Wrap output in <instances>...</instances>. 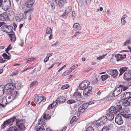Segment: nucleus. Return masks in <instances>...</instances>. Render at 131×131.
I'll list each match as a JSON object with an SVG mask.
<instances>
[{
    "label": "nucleus",
    "mask_w": 131,
    "mask_h": 131,
    "mask_svg": "<svg viewBox=\"0 0 131 131\" xmlns=\"http://www.w3.org/2000/svg\"><path fill=\"white\" fill-rule=\"evenodd\" d=\"M66 100V97L61 96L59 97L56 100L57 102L60 104H62L65 102Z\"/></svg>",
    "instance_id": "2eb2a0df"
},
{
    "label": "nucleus",
    "mask_w": 131,
    "mask_h": 131,
    "mask_svg": "<svg viewBox=\"0 0 131 131\" xmlns=\"http://www.w3.org/2000/svg\"><path fill=\"white\" fill-rule=\"evenodd\" d=\"M109 77V76L107 74L103 75L101 76V78L102 81H105L106 80L108 77Z\"/></svg>",
    "instance_id": "2f4dec72"
},
{
    "label": "nucleus",
    "mask_w": 131,
    "mask_h": 131,
    "mask_svg": "<svg viewBox=\"0 0 131 131\" xmlns=\"http://www.w3.org/2000/svg\"><path fill=\"white\" fill-rule=\"evenodd\" d=\"M36 129L37 131H44L45 130L44 127L43 125L38 127Z\"/></svg>",
    "instance_id": "7c9ffc66"
},
{
    "label": "nucleus",
    "mask_w": 131,
    "mask_h": 131,
    "mask_svg": "<svg viewBox=\"0 0 131 131\" xmlns=\"http://www.w3.org/2000/svg\"><path fill=\"white\" fill-rule=\"evenodd\" d=\"M2 56L4 59H6L8 60L10 59V57L8 56L5 53H4L3 54Z\"/></svg>",
    "instance_id": "ea45409f"
},
{
    "label": "nucleus",
    "mask_w": 131,
    "mask_h": 131,
    "mask_svg": "<svg viewBox=\"0 0 131 131\" xmlns=\"http://www.w3.org/2000/svg\"><path fill=\"white\" fill-rule=\"evenodd\" d=\"M38 98H39V96H38L36 97L34 99V102H35L37 104H39L40 103V102H38Z\"/></svg>",
    "instance_id": "603ef678"
},
{
    "label": "nucleus",
    "mask_w": 131,
    "mask_h": 131,
    "mask_svg": "<svg viewBox=\"0 0 131 131\" xmlns=\"http://www.w3.org/2000/svg\"><path fill=\"white\" fill-rule=\"evenodd\" d=\"M38 124L39 125L41 124L42 125H45L46 123L45 119H42L39 120L38 121Z\"/></svg>",
    "instance_id": "bb28decb"
},
{
    "label": "nucleus",
    "mask_w": 131,
    "mask_h": 131,
    "mask_svg": "<svg viewBox=\"0 0 131 131\" xmlns=\"http://www.w3.org/2000/svg\"><path fill=\"white\" fill-rule=\"evenodd\" d=\"M104 99L105 101H108L111 100V98L110 97H106L105 98H104Z\"/></svg>",
    "instance_id": "680f3d73"
},
{
    "label": "nucleus",
    "mask_w": 131,
    "mask_h": 131,
    "mask_svg": "<svg viewBox=\"0 0 131 131\" xmlns=\"http://www.w3.org/2000/svg\"><path fill=\"white\" fill-rule=\"evenodd\" d=\"M71 7L70 6L67 7L65 10V12L67 14H68L71 11Z\"/></svg>",
    "instance_id": "f704fd0d"
},
{
    "label": "nucleus",
    "mask_w": 131,
    "mask_h": 131,
    "mask_svg": "<svg viewBox=\"0 0 131 131\" xmlns=\"http://www.w3.org/2000/svg\"><path fill=\"white\" fill-rule=\"evenodd\" d=\"M4 85H0V96H2L4 93Z\"/></svg>",
    "instance_id": "5701e85b"
},
{
    "label": "nucleus",
    "mask_w": 131,
    "mask_h": 131,
    "mask_svg": "<svg viewBox=\"0 0 131 131\" xmlns=\"http://www.w3.org/2000/svg\"><path fill=\"white\" fill-rule=\"evenodd\" d=\"M73 96L78 101H80L81 99V93L77 91L74 93Z\"/></svg>",
    "instance_id": "dca6fc26"
},
{
    "label": "nucleus",
    "mask_w": 131,
    "mask_h": 131,
    "mask_svg": "<svg viewBox=\"0 0 131 131\" xmlns=\"http://www.w3.org/2000/svg\"><path fill=\"white\" fill-rule=\"evenodd\" d=\"M8 18V15L6 13L0 14V20L2 21H5Z\"/></svg>",
    "instance_id": "4468645a"
},
{
    "label": "nucleus",
    "mask_w": 131,
    "mask_h": 131,
    "mask_svg": "<svg viewBox=\"0 0 131 131\" xmlns=\"http://www.w3.org/2000/svg\"><path fill=\"white\" fill-rule=\"evenodd\" d=\"M50 112H45L44 114L43 117L44 119L47 120H49L51 118L49 114Z\"/></svg>",
    "instance_id": "412c9836"
},
{
    "label": "nucleus",
    "mask_w": 131,
    "mask_h": 131,
    "mask_svg": "<svg viewBox=\"0 0 131 131\" xmlns=\"http://www.w3.org/2000/svg\"><path fill=\"white\" fill-rule=\"evenodd\" d=\"M109 130L108 126H104L102 129L101 131H108Z\"/></svg>",
    "instance_id": "de8ad7c7"
},
{
    "label": "nucleus",
    "mask_w": 131,
    "mask_h": 131,
    "mask_svg": "<svg viewBox=\"0 0 131 131\" xmlns=\"http://www.w3.org/2000/svg\"><path fill=\"white\" fill-rule=\"evenodd\" d=\"M51 104L53 107H56L58 105L57 102L55 101H53V103H52Z\"/></svg>",
    "instance_id": "4d7b16f0"
},
{
    "label": "nucleus",
    "mask_w": 131,
    "mask_h": 131,
    "mask_svg": "<svg viewBox=\"0 0 131 131\" xmlns=\"http://www.w3.org/2000/svg\"><path fill=\"white\" fill-rule=\"evenodd\" d=\"M59 42L58 41H57L54 44L52 45L51 46L53 47H58L59 45Z\"/></svg>",
    "instance_id": "09e8293b"
},
{
    "label": "nucleus",
    "mask_w": 131,
    "mask_h": 131,
    "mask_svg": "<svg viewBox=\"0 0 131 131\" xmlns=\"http://www.w3.org/2000/svg\"><path fill=\"white\" fill-rule=\"evenodd\" d=\"M38 84V82L37 81L33 82L30 84V87L31 88V87H32L34 85Z\"/></svg>",
    "instance_id": "6e6d98bb"
},
{
    "label": "nucleus",
    "mask_w": 131,
    "mask_h": 131,
    "mask_svg": "<svg viewBox=\"0 0 131 131\" xmlns=\"http://www.w3.org/2000/svg\"><path fill=\"white\" fill-rule=\"evenodd\" d=\"M80 25L78 23H75L73 26V27H75V28L78 29H80Z\"/></svg>",
    "instance_id": "a18cd8bd"
},
{
    "label": "nucleus",
    "mask_w": 131,
    "mask_h": 131,
    "mask_svg": "<svg viewBox=\"0 0 131 131\" xmlns=\"http://www.w3.org/2000/svg\"><path fill=\"white\" fill-rule=\"evenodd\" d=\"M122 92L121 89L120 88L118 87L113 92L112 95L114 96H116L119 95Z\"/></svg>",
    "instance_id": "9d476101"
},
{
    "label": "nucleus",
    "mask_w": 131,
    "mask_h": 131,
    "mask_svg": "<svg viewBox=\"0 0 131 131\" xmlns=\"http://www.w3.org/2000/svg\"><path fill=\"white\" fill-rule=\"evenodd\" d=\"M11 2L9 0H5L3 3L2 9L5 11L8 10L10 7Z\"/></svg>",
    "instance_id": "39448f33"
},
{
    "label": "nucleus",
    "mask_w": 131,
    "mask_h": 131,
    "mask_svg": "<svg viewBox=\"0 0 131 131\" xmlns=\"http://www.w3.org/2000/svg\"><path fill=\"white\" fill-rule=\"evenodd\" d=\"M76 118V117L74 116L73 117L70 121V124H71L73 123L74 121L75 120Z\"/></svg>",
    "instance_id": "052dcab7"
},
{
    "label": "nucleus",
    "mask_w": 131,
    "mask_h": 131,
    "mask_svg": "<svg viewBox=\"0 0 131 131\" xmlns=\"http://www.w3.org/2000/svg\"><path fill=\"white\" fill-rule=\"evenodd\" d=\"M75 102L76 101L73 99L69 100L67 102V103L69 104H72L75 103Z\"/></svg>",
    "instance_id": "37998d69"
},
{
    "label": "nucleus",
    "mask_w": 131,
    "mask_h": 131,
    "mask_svg": "<svg viewBox=\"0 0 131 131\" xmlns=\"http://www.w3.org/2000/svg\"><path fill=\"white\" fill-rule=\"evenodd\" d=\"M86 131H94V130L92 127L90 126L86 129Z\"/></svg>",
    "instance_id": "8fccbe9b"
},
{
    "label": "nucleus",
    "mask_w": 131,
    "mask_h": 131,
    "mask_svg": "<svg viewBox=\"0 0 131 131\" xmlns=\"http://www.w3.org/2000/svg\"><path fill=\"white\" fill-rule=\"evenodd\" d=\"M24 15L22 13H18L17 14L16 17V20L18 22H19L23 19L24 18Z\"/></svg>",
    "instance_id": "ddd939ff"
},
{
    "label": "nucleus",
    "mask_w": 131,
    "mask_h": 131,
    "mask_svg": "<svg viewBox=\"0 0 131 131\" xmlns=\"http://www.w3.org/2000/svg\"><path fill=\"white\" fill-rule=\"evenodd\" d=\"M12 48V47L11 46V45L10 44L9 45L8 47L6 49H7V50H10Z\"/></svg>",
    "instance_id": "e2e57ef3"
},
{
    "label": "nucleus",
    "mask_w": 131,
    "mask_h": 131,
    "mask_svg": "<svg viewBox=\"0 0 131 131\" xmlns=\"http://www.w3.org/2000/svg\"><path fill=\"white\" fill-rule=\"evenodd\" d=\"M7 131H18V130L16 127L12 126L9 127Z\"/></svg>",
    "instance_id": "c85d7f7f"
},
{
    "label": "nucleus",
    "mask_w": 131,
    "mask_h": 131,
    "mask_svg": "<svg viewBox=\"0 0 131 131\" xmlns=\"http://www.w3.org/2000/svg\"><path fill=\"white\" fill-rule=\"evenodd\" d=\"M5 23L3 22H0V27L2 26L1 29L2 31L10 33H11L13 31V28L12 26H7L6 25H4Z\"/></svg>",
    "instance_id": "7ed1b4c3"
},
{
    "label": "nucleus",
    "mask_w": 131,
    "mask_h": 131,
    "mask_svg": "<svg viewBox=\"0 0 131 131\" xmlns=\"http://www.w3.org/2000/svg\"><path fill=\"white\" fill-rule=\"evenodd\" d=\"M88 107V104H83L78 109V112L79 114L83 113Z\"/></svg>",
    "instance_id": "6e6552de"
},
{
    "label": "nucleus",
    "mask_w": 131,
    "mask_h": 131,
    "mask_svg": "<svg viewBox=\"0 0 131 131\" xmlns=\"http://www.w3.org/2000/svg\"><path fill=\"white\" fill-rule=\"evenodd\" d=\"M2 103H0V112H1L4 109V107L6 105L4 104V101L2 102Z\"/></svg>",
    "instance_id": "cd10ccee"
},
{
    "label": "nucleus",
    "mask_w": 131,
    "mask_h": 131,
    "mask_svg": "<svg viewBox=\"0 0 131 131\" xmlns=\"http://www.w3.org/2000/svg\"><path fill=\"white\" fill-rule=\"evenodd\" d=\"M16 125L17 126L20 125L21 124V123H23L22 121L21 120L17 119L16 120Z\"/></svg>",
    "instance_id": "c9c22d12"
},
{
    "label": "nucleus",
    "mask_w": 131,
    "mask_h": 131,
    "mask_svg": "<svg viewBox=\"0 0 131 131\" xmlns=\"http://www.w3.org/2000/svg\"><path fill=\"white\" fill-rule=\"evenodd\" d=\"M16 118L15 117H14L8 119V120L4 122L3 124L2 125V128H4L6 126H9L12 125L14 122L16 120Z\"/></svg>",
    "instance_id": "20e7f679"
},
{
    "label": "nucleus",
    "mask_w": 131,
    "mask_h": 131,
    "mask_svg": "<svg viewBox=\"0 0 131 131\" xmlns=\"http://www.w3.org/2000/svg\"><path fill=\"white\" fill-rule=\"evenodd\" d=\"M123 116L124 117L126 118H128L131 117V114H123Z\"/></svg>",
    "instance_id": "3c124183"
},
{
    "label": "nucleus",
    "mask_w": 131,
    "mask_h": 131,
    "mask_svg": "<svg viewBox=\"0 0 131 131\" xmlns=\"http://www.w3.org/2000/svg\"><path fill=\"white\" fill-rule=\"evenodd\" d=\"M125 127L124 126H121L119 129L118 131H125Z\"/></svg>",
    "instance_id": "bf43d9fd"
},
{
    "label": "nucleus",
    "mask_w": 131,
    "mask_h": 131,
    "mask_svg": "<svg viewBox=\"0 0 131 131\" xmlns=\"http://www.w3.org/2000/svg\"><path fill=\"white\" fill-rule=\"evenodd\" d=\"M121 97L123 99H129L131 97V92H127L121 95Z\"/></svg>",
    "instance_id": "9b49d317"
},
{
    "label": "nucleus",
    "mask_w": 131,
    "mask_h": 131,
    "mask_svg": "<svg viewBox=\"0 0 131 131\" xmlns=\"http://www.w3.org/2000/svg\"><path fill=\"white\" fill-rule=\"evenodd\" d=\"M19 95V92L18 91H16V93L15 96H14V97L16 98Z\"/></svg>",
    "instance_id": "69168bd1"
},
{
    "label": "nucleus",
    "mask_w": 131,
    "mask_h": 131,
    "mask_svg": "<svg viewBox=\"0 0 131 131\" xmlns=\"http://www.w3.org/2000/svg\"><path fill=\"white\" fill-rule=\"evenodd\" d=\"M117 115L115 118V122L116 123L118 124L119 125H121L123 122V121L122 117L119 115Z\"/></svg>",
    "instance_id": "1a4fd4ad"
},
{
    "label": "nucleus",
    "mask_w": 131,
    "mask_h": 131,
    "mask_svg": "<svg viewBox=\"0 0 131 131\" xmlns=\"http://www.w3.org/2000/svg\"><path fill=\"white\" fill-rule=\"evenodd\" d=\"M108 72L114 78L117 76L118 74L117 71L116 70L110 69L108 70Z\"/></svg>",
    "instance_id": "f8f14e48"
},
{
    "label": "nucleus",
    "mask_w": 131,
    "mask_h": 131,
    "mask_svg": "<svg viewBox=\"0 0 131 131\" xmlns=\"http://www.w3.org/2000/svg\"><path fill=\"white\" fill-rule=\"evenodd\" d=\"M131 44V37L128 38L124 43V46H127L128 44Z\"/></svg>",
    "instance_id": "a878e982"
},
{
    "label": "nucleus",
    "mask_w": 131,
    "mask_h": 131,
    "mask_svg": "<svg viewBox=\"0 0 131 131\" xmlns=\"http://www.w3.org/2000/svg\"><path fill=\"white\" fill-rule=\"evenodd\" d=\"M69 87V85L67 84H66L63 85L61 88L62 90H64L68 88Z\"/></svg>",
    "instance_id": "864d4df0"
},
{
    "label": "nucleus",
    "mask_w": 131,
    "mask_h": 131,
    "mask_svg": "<svg viewBox=\"0 0 131 131\" xmlns=\"http://www.w3.org/2000/svg\"><path fill=\"white\" fill-rule=\"evenodd\" d=\"M117 57V61H118L119 60H121L122 59H124L122 58V57L121 56V54H118L116 55Z\"/></svg>",
    "instance_id": "58836bf2"
},
{
    "label": "nucleus",
    "mask_w": 131,
    "mask_h": 131,
    "mask_svg": "<svg viewBox=\"0 0 131 131\" xmlns=\"http://www.w3.org/2000/svg\"><path fill=\"white\" fill-rule=\"evenodd\" d=\"M65 2L61 0H60V1H59L58 3L57 4L58 5L59 7L61 8L62 7L64 4Z\"/></svg>",
    "instance_id": "c756f323"
},
{
    "label": "nucleus",
    "mask_w": 131,
    "mask_h": 131,
    "mask_svg": "<svg viewBox=\"0 0 131 131\" xmlns=\"http://www.w3.org/2000/svg\"><path fill=\"white\" fill-rule=\"evenodd\" d=\"M10 38L11 41L12 42L15 41L16 39V38L15 35L13 34H9Z\"/></svg>",
    "instance_id": "393cba45"
},
{
    "label": "nucleus",
    "mask_w": 131,
    "mask_h": 131,
    "mask_svg": "<svg viewBox=\"0 0 131 131\" xmlns=\"http://www.w3.org/2000/svg\"><path fill=\"white\" fill-rule=\"evenodd\" d=\"M78 65L77 64L74 65L72 66L70 68V72H72V71L74 70L75 69L77 68L78 67Z\"/></svg>",
    "instance_id": "49530a36"
},
{
    "label": "nucleus",
    "mask_w": 131,
    "mask_h": 131,
    "mask_svg": "<svg viewBox=\"0 0 131 131\" xmlns=\"http://www.w3.org/2000/svg\"><path fill=\"white\" fill-rule=\"evenodd\" d=\"M100 119H99V120H97L96 121V125L97 126L101 125H102L103 124L102 123Z\"/></svg>",
    "instance_id": "79ce46f5"
},
{
    "label": "nucleus",
    "mask_w": 131,
    "mask_h": 131,
    "mask_svg": "<svg viewBox=\"0 0 131 131\" xmlns=\"http://www.w3.org/2000/svg\"><path fill=\"white\" fill-rule=\"evenodd\" d=\"M4 86V91L5 93L11 96L14 95L15 94L14 87L11 83H8Z\"/></svg>",
    "instance_id": "f03ea898"
},
{
    "label": "nucleus",
    "mask_w": 131,
    "mask_h": 131,
    "mask_svg": "<svg viewBox=\"0 0 131 131\" xmlns=\"http://www.w3.org/2000/svg\"><path fill=\"white\" fill-rule=\"evenodd\" d=\"M50 7L52 9H54L55 8V5L54 3H51L50 4Z\"/></svg>",
    "instance_id": "13d9d810"
},
{
    "label": "nucleus",
    "mask_w": 131,
    "mask_h": 131,
    "mask_svg": "<svg viewBox=\"0 0 131 131\" xmlns=\"http://www.w3.org/2000/svg\"><path fill=\"white\" fill-rule=\"evenodd\" d=\"M124 114H126L128 113L129 112V110L128 108L125 107L124 108H123L122 110Z\"/></svg>",
    "instance_id": "473e14b6"
},
{
    "label": "nucleus",
    "mask_w": 131,
    "mask_h": 131,
    "mask_svg": "<svg viewBox=\"0 0 131 131\" xmlns=\"http://www.w3.org/2000/svg\"><path fill=\"white\" fill-rule=\"evenodd\" d=\"M43 95L39 96L38 101H38V102H39L40 103L42 101L43 102H44L45 101L46 99H45L43 98Z\"/></svg>",
    "instance_id": "72a5a7b5"
},
{
    "label": "nucleus",
    "mask_w": 131,
    "mask_h": 131,
    "mask_svg": "<svg viewBox=\"0 0 131 131\" xmlns=\"http://www.w3.org/2000/svg\"><path fill=\"white\" fill-rule=\"evenodd\" d=\"M18 128L21 130H24L25 128V126L23 123H21L20 125L18 126Z\"/></svg>",
    "instance_id": "4c0bfd02"
},
{
    "label": "nucleus",
    "mask_w": 131,
    "mask_h": 131,
    "mask_svg": "<svg viewBox=\"0 0 131 131\" xmlns=\"http://www.w3.org/2000/svg\"><path fill=\"white\" fill-rule=\"evenodd\" d=\"M52 32V30L49 28H47L46 30V32L48 34H50Z\"/></svg>",
    "instance_id": "a19ab883"
},
{
    "label": "nucleus",
    "mask_w": 131,
    "mask_h": 131,
    "mask_svg": "<svg viewBox=\"0 0 131 131\" xmlns=\"http://www.w3.org/2000/svg\"><path fill=\"white\" fill-rule=\"evenodd\" d=\"M111 114H113V115L115 114L116 115H120V113L118 111H116L115 107L114 106L111 107L109 109L108 112Z\"/></svg>",
    "instance_id": "0eeeda50"
},
{
    "label": "nucleus",
    "mask_w": 131,
    "mask_h": 131,
    "mask_svg": "<svg viewBox=\"0 0 131 131\" xmlns=\"http://www.w3.org/2000/svg\"><path fill=\"white\" fill-rule=\"evenodd\" d=\"M80 33V32L79 31H77L76 32L73 36V37H74V36L75 37L77 36L78 35H79Z\"/></svg>",
    "instance_id": "338daca9"
},
{
    "label": "nucleus",
    "mask_w": 131,
    "mask_h": 131,
    "mask_svg": "<svg viewBox=\"0 0 131 131\" xmlns=\"http://www.w3.org/2000/svg\"><path fill=\"white\" fill-rule=\"evenodd\" d=\"M119 103H122L123 106H128L129 105L130 102L127 100L124 99H123L122 101L119 102Z\"/></svg>",
    "instance_id": "a211bd4d"
},
{
    "label": "nucleus",
    "mask_w": 131,
    "mask_h": 131,
    "mask_svg": "<svg viewBox=\"0 0 131 131\" xmlns=\"http://www.w3.org/2000/svg\"><path fill=\"white\" fill-rule=\"evenodd\" d=\"M106 116L108 119L110 121H112L114 118V115L108 112L106 113Z\"/></svg>",
    "instance_id": "6ab92c4d"
},
{
    "label": "nucleus",
    "mask_w": 131,
    "mask_h": 131,
    "mask_svg": "<svg viewBox=\"0 0 131 131\" xmlns=\"http://www.w3.org/2000/svg\"><path fill=\"white\" fill-rule=\"evenodd\" d=\"M48 54H47L46 57L45 58V60H44V61L45 62H47L48 60L49 57H48Z\"/></svg>",
    "instance_id": "0e129e2a"
},
{
    "label": "nucleus",
    "mask_w": 131,
    "mask_h": 131,
    "mask_svg": "<svg viewBox=\"0 0 131 131\" xmlns=\"http://www.w3.org/2000/svg\"><path fill=\"white\" fill-rule=\"evenodd\" d=\"M115 108H116V111H118L120 113L119 110H121L122 109V106L119 105H118L116 106Z\"/></svg>",
    "instance_id": "e433bc0d"
},
{
    "label": "nucleus",
    "mask_w": 131,
    "mask_h": 131,
    "mask_svg": "<svg viewBox=\"0 0 131 131\" xmlns=\"http://www.w3.org/2000/svg\"><path fill=\"white\" fill-rule=\"evenodd\" d=\"M103 124H104L106 122V121L108 119L106 116H103L100 119Z\"/></svg>",
    "instance_id": "b1692460"
},
{
    "label": "nucleus",
    "mask_w": 131,
    "mask_h": 131,
    "mask_svg": "<svg viewBox=\"0 0 131 131\" xmlns=\"http://www.w3.org/2000/svg\"><path fill=\"white\" fill-rule=\"evenodd\" d=\"M34 3V0H28V2L25 4L27 7L30 8L32 6Z\"/></svg>",
    "instance_id": "aec40b11"
},
{
    "label": "nucleus",
    "mask_w": 131,
    "mask_h": 131,
    "mask_svg": "<svg viewBox=\"0 0 131 131\" xmlns=\"http://www.w3.org/2000/svg\"><path fill=\"white\" fill-rule=\"evenodd\" d=\"M128 69V68L127 67H123L120 68L119 70L120 72L119 75H121L125 72Z\"/></svg>",
    "instance_id": "4be33fe9"
},
{
    "label": "nucleus",
    "mask_w": 131,
    "mask_h": 131,
    "mask_svg": "<svg viewBox=\"0 0 131 131\" xmlns=\"http://www.w3.org/2000/svg\"><path fill=\"white\" fill-rule=\"evenodd\" d=\"M107 54H103L102 56H100L97 58V59L99 60H101L102 59L104 58L105 57L106 55Z\"/></svg>",
    "instance_id": "5fc2aeb1"
},
{
    "label": "nucleus",
    "mask_w": 131,
    "mask_h": 131,
    "mask_svg": "<svg viewBox=\"0 0 131 131\" xmlns=\"http://www.w3.org/2000/svg\"><path fill=\"white\" fill-rule=\"evenodd\" d=\"M12 97L10 96H8L5 98V100H3L2 102L4 101V104L6 106L7 105L8 103L10 102L12 100Z\"/></svg>",
    "instance_id": "f3484780"
},
{
    "label": "nucleus",
    "mask_w": 131,
    "mask_h": 131,
    "mask_svg": "<svg viewBox=\"0 0 131 131\" xmlns=\"http://www.w3.org/2000/svg\"><path fill=\"white\" fill-rule=\"evenodd\" d=\"M123 78L125 80H129L128 82L131 85V73L129 70L125 72L124 74Z\"/></svg>",
    "instance_id": "423d86ee"
},
{
    "label": "nucleus",
    "mask_w": 131,
    "mask_h": 131,
    "mask_svg": "<svg viewBox=\"0 0 131 131\" xmlns=\"http://www.w3.org/2000/svg\"><path fill=\"white\" fill-rule=\"evenodd\" d=\"M119 88H120V89H121L122 91H125L128 89V88L124 86L123 85H119Z\"/></svg>",
    "instance_id": "c03bdc74"
},
{
    "label": "nucleus",
    "mask_w": 131,
    "mask_h": 131,
    "mask_svg": "<svg viewBox=\"0 0 131 131\" xmlns=\"http://www.w3.org/2000/svg\"><path fill=\"white\" fill-rule=\"evenodd\" d=\"M89 81L88 80H86L83 81L79 86V88L80 90H84L83 94L84 96L85 97H87L90 95L91 91L92 89V86H89Z\"/></svg>",
    "instance_id": "f257e3e1"
},
{
    "label": "nucleus",
    "mask_w": 131,
    "mask_h": 131,
    "mask_svg": "<svg viewBox=\"0 0 131 131\" xmlns=\"http://www.w3.org/2000/svg\"><path fill=\"white\" fill-rule=\"evenodd\" d=\"M33 60V59L32 58H28L27 59V63H28L30 61H32Z\"/></svg>",
    "instance_id": "774afa93"
}]
</instances>
